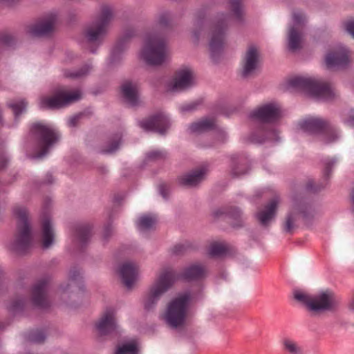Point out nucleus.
Wrapping results in <instances>:
<instances>
[{"label":"nucleus","mask_w":354,"mask_h":354,"mask_svg":"<svg viewBox=\"0 0 354 354\" xmlns=\"http://www.w3.org/2000/svg\"><path fill=\"white\" fill-rule=\"evenodd\" d=\"M228 3L232 14H218L209 27V49L212 57L223 50L227 28L232 20L240 21L242 17L241 0H228Z\"/></svg>","instance_id":"1"},{"label":"nucleus","mask_w":354,"mask_h":354,"mask_svg":"<svg viewBox=\"0 0 354 354\" xmlns=\"http://www.w3.org/2000/svg\"><path fill=\"white\" fill-rule=\"evenodd\" d=\"M281 115V106L277 103L266 104L254 110L250 117L261 123L259 131L261 136L254 138V141L261 143L267 140H277L278 132L272 124L277 122Z\"/></svg>","instance_id":"2"},{"label":"nucleus","mask_w":354,"mask_h":354,"mask_svg":"<svg viewBox=\"0 0 354 354\" xmlns=\"http://www.w3.org/2000/svg\"><path fill=\"white\" fill-rule=\"evenodd\" d=\"M29 137L38 150L34 156L35 158H41L45 156L50 148L59 139V135L55 129L39 122L31 124Z\"/></svg>","instance_id":"3"},{"label":"nucleus","mask_w":354,"mask_h":354,"mask_svg":"<svg viewBox=\"0 0 354 354\" xmlns=\"http://www.w3.org/2000/svg\"><path fill=\"white\" fill-rule=\"evenodd\" d=\"M13 213L17 219V232L12 248L18 254H25L32 241L28 211L26 207L17 205L13 208Z\"/></svg>","instance_id":"4"},{"label":"nucleus","mask_w":354,"mask_h":354,"mask_svg":"<svg viewBox=\"0 0 354 354\" xmlns=\"http://www.w3.org/2000/svg\"><path fill=\"white\" fill-rule=\"evenodd\" d=\"M140 57L151 66H159L167 62L169 51L165 39L156 35H149L140 51Z\"/></svg>","instance_id":"5"},{"label":"nucleus","mask_w":354,"mask_h":354,"mask_svg":"<svg viewBox=\"0 0 354 354\" xmlns=\"http://www.w3.org/2000/svg\"><path fill=\"white\" fill-rule=\"evenodd\" d=\"M113 18L112 8L108 6H102L100 15L83 31L86 42L99 46L107 35L108 28Z\"/></svg>","instance_id":"6"},{"label":"nucleus","mask_w":354,"mask_h":354,"mask_svg":"<svg viewBox=\"0 0 354 354\" xmlns=\"http://www.w3.org/2000/svg\"><path fill=\"white\" fill-rule=\"evenodd\" d=\"M174 283V272L170 268L164 269L149 287L142 299L144 309L153 311L162 295L167 292Z\"/></svg>","instance_id":"7"},{"label":"nucleus","mask_w":354,"mask_h":354,"mask_svg":"<svg viewBox=\"0 0 354 354\" xmlns=\"http://www.w3.org/2000/svg\"><path fill=\"white\" fill-rule=\"evenodd\" d=\"M289 86L296 90L303 91L319 99L330 100L336 96L333 86L326 82L304 77L290 79Z\"/></svg>","instance_id":"8"},{"label":"nucleus","mask_w":354,"mask_h":354,"mask_svg":"<svg viewBox=\"0 0 354 354\" xmlns=\"http://www.w3.org/2000/svg\"><path fill=\"white\" fill-rule=\"evenodd\" d=\"M294 298L304 304L309 310L322 312L331 310L337 305V299L335 294L326 290L311 296L306 292L301 290L294 291Z\"/></svg>","instance_id":"9"},{"label":"nucleus","mask_w":354,"mask_h":354,"mask_svg":"<svg viewBox=\"0 0 354 354\" xmlns=\"http://www.w3.org/2000/svg\"><path fill=\"white\" fill-rule=\"evenodd\" d=\"M299 125L305 132L319 135L320 139L325 143L335 142L339 136L337 129L321 118L306 117L299 122Z\"/></svg>","instance_id":"10"},{"label":"nucleus","mask_w":354,"mask_h":354,"mask_svg":"<svg viewBox=\"0 0 354 354\" xmlns=\"http://www.w3.org/2000/svg\"><path fill=\"white\" fill-rule=\"evenodd\" d=\"M51 96H42L39 99V106L41 109H59L65 107L81 98L78 91L69 92L64 86H57L52 91Z\"/></svg>","instance_id":"11"},{"label":"nucleus","mask_w":354,"mask_h":354,"mask_svg":"<svg viewBox=\"0 0 354 354\" xmlns=\"http://www.w3.org/2000/svg\"><path fill=\"white\" fill-rule=\"evenodd\" d=\"M196 300V294L192 291L178 294V336L181 335L182 328L188 322L192 307Z\"/></svg>","instance_id":"12"},{"label":"nucleus","mask_w":354,"mask_h":354,"mask_svg":"<svg viewBox=\"0 0 354 354\" xmlns=\"http://www.w3.org/2000/svg\"><path fill=\"white\" fill-rule=\"evenodd\" d=\"M306 21L304 14L300 10L292 13V26L288 31V46L291 50H296L301 48L302 41L301 28Z\"/></svg>","instance_id":"13"},{"label":"nucleus","mask_w":354,"mask_h":354,"mask_svg":"<svg viewBox=\"0 0 354 354\" xmlns=\"http://www.w3.org/2000/svg\"><path fill=\"white\" fill-rule=\"evenodd\" d=\"M56 21L57 19L55 15L40 18L29 26L28 32L34 37H49L55 31Z\"/></svg>","instance_id":"14"},{"label":"nucleus","mask_w":354,"mask_h":354,"mask_svg":"<svg viewBox=\"0 0 354 354\" xmlns=\"http://www.w3.org/2000/svg\"><path fill=\"white\" fill-rule=\"evenodd\" d=\"M50 203V199L45 201L41 214V240L42 247L44 249L49 248L53 244L55 239L49 209Z\"/></svg>","instance_id":"15"},{"label":"nucleus","mask_w":354,"mask_h":354,"mask_svg":"<svg viewBox=\"0 0 354 354\" xmlns=\"http://www.w3.org/2000/svg\"><path fill=\"white\" fill-rule=\"evenodd\" d=\"M139 125L147 131H153L160 135L166 133L169 128V121L163 113H157L140 121Z\"/></svg>","instance_id":"16"},{"label":"nucleus","mask_w":354,"mask_h":354,"mask_svg":"<svg viewBox=\"0 0 354 354\" xmlns=\"http://www.w3.org/2000/svg\"><path fill=\"white\" fill-rule=\"evenodd\" d=\"M50 281L49 277H43L37 281L31 290L32 304L39 308L46 309L50 306L47 299V287Z\"/></svg>","instance_id":"17"},{"label":"nucleus","mask_w":354,"mask_h":354,"mask_svg":"<svg viewBox=\"0 0 354 354\" xmlns=\"http://www.w3.org/2000/svg\"><path fill=\"white\" fill-rule=\"evenodd\" d=\"M260 62L259 50L254 46H250L246 50L241 62V75L248 77L252 75L258 68Z\"/></svg>","instance_id":"18"},{"label":"nucleus","mask_w":354,"mask_h":354,"mask_svg":"<svg viewBox=\"0 0 354 354\" xmlns=\"http://www.w3.org/2000/svg\"><path fill=\"white\" fill-rule=\"evenodd\" d=\"M209 273L206 264L201 262L192 263L182 269L178 272V279L187 281H201L204 280Z\"/></svg>","instance_id":"19"},{"label":"nucleus","mask_w":354,"mask_h":354,"mask_svg":"<svg viewBox=\"0 0 354 354\" xmlns=\"http://www.w3.org/2000/svg\"><path fill=\"white\" fill-rule=\"evenodd\" d=\"M98 335L101 337L112 335L118 333L115 313L113 309L109 308L103 313L95 324Z\"/></svg>","instance_id":"20"},{"label":"nucleus","mask_w":354,"mask_h":354,"mask_svg":"<svg viewBox=\"0 0 354 354\" xmlns=\"http://www.w3.org/2000/svg\"><path fill=\"white\" fill-rule=\"evenodd\" d=\"M350 62V52L342 46L330 50L325 57V62L328 68L344 67Z\"/></svg>","instance_id":"21"},{"label":"nucleus","mask_w":354,"mask_h":354,"mask_svg":"<svg viewBox=\"0 0 354 354\" xmlns=\"http://www.w3.org/2000/svg\"><path fill=\"white\" fill-rule=\"evenodd\" d=\"M120 93L124 100L131 106L140 104L139 85L137 82L124 80L120 85Z\"/></svg>","instance_id":"22"},{"label":"nucleus","mask_w":354,"mask_h":354,"mask_svg":"<svg viewBox=\"0 0 354 354\" xmlns=\"http://www.w3.org/2000/svg\"><path fill=\"white\" fill-rule=\"evenodd\" d=\"M134 36L135 30L133 28H128L124 32L112 50L110 57L111 64H115L120 62L122 59V53L127 48L130 39Z\"/></svg>","instance_id":"23"},{"label":"nucleus","mask_w":354,"mask_h":354,"mask_svg":"<svg viewBox=\"0 0 354 354\" xmlns=\"http://www.w3.org/2000/svg\"><path fill=\"white\" fill-rule=\"evenodd\" d=\"M306 209V205L303 203L294 204L284 222L283 229L286 232L291 233L293 231L296 227L295 223L299 216H307Z\"/></svg>","instance_id":"24"},{"label":"nucleus","mask_w":354,"mask_h":354,"mask_svg":"<svg viewBox=\"0 0 354 354\" xmlns=\"http://www.w3.org/2000/svg\"><path fill=\"white\" fill-rule=\"evenodd\" d=\"M138 266L132 262H127L120 267L119 273L122 283L127 288H131L136 280Z\"/></svg>","instance_id":"25"},{"label":"nucleus","mask_w":354,"mask_h":354,"mask_svg":"<svg viewBox=\"0 0 354 354\" xmlns=\"http://www.w3.org/2000/svg\"><path fill=\"white\" fill-rule=\"evenodd\" d=\"M278 203V200L274 198L269 202L263 209L257 213V218L261 225L264 226L268 225L269 222L274 218Z\"/></svg>","instance_id":"26"},{"label":"nucleus","mask_w":354,"mask_h":354,"mask_svg":"<svg viewBox=\"0 0 354 354\" xmlns=\"http://www.w3.org/2000/svg\"><path fill=\"white\" fill-rule=\"evenodd\" d=\"M161 317L167 326L177 328V297L173 298L169 302Z\"/></svg>","instance_id":"27"},{"label":"nucleus","mask_w":354,"mask_h":354,"mask_svg":"<svg viewBox=\"0 0 354 354\" xmlns=\"http://www.w3.org/2000/svg\"><path fill=\"white\" fill-rule=\"evenodd\" d=\"M194 84L193 71L187 66H183L178 70V92L186 90Z\"/></svg>","instance_id":"28"},{"label":"nucleus","mask_w":354,"mask_h":354,"mask_svg":"<svg viewBox=\"0 0 354 354\" xmlns=\"http://www.w3.org/2000/svg\"><path fill=\"white\" fill-rule=\"evenodd\" d=\"M91 229V226L88 224L80 225L76 227V241L82 248L88 243L92 234Z\"/></svg>","instance_id":"29"},{"label":"nucleus","mask_w":354,"mask_h":354,"mask_svg":"<svg viewBox=\"0 0 354 354\" xmlns=\"http://www.w3.org/2000/svg\"><path fill=\"white\" fill-rule=\"evenodd\" d=\"M215 126L214 119L205 118L192 124L190 129L194 133H203L214 129Z\"/></svg>","instance_id":"30"},{"label":"nucleus","mask_w":354,"mask_h":354,"mask_svg":"<svg viewBox=\"0 0 354 354\" xmlns=\"http://www.w3.org/2000/svg\"><path fill=\"white\" fill-rule=\"evenodd\" d=\"M205 174V171L204 169H197L185 176L181 180V183L189 187L196 186L204 179Z\"/></svg>","instance_id":"31"},{"label":"nucleus","mask_w":354,"mask_h":354,"mask_svg":"<svg viewBox=\"0 0 354 354\" xmlns=\"http://www.w3.org/2000/svg\"><path fill=\"white\" fill-rule=\"evenodd\" d=\"M282 349L288 354H303L302 346L295 339L284 337L281 340Z\"/></svg>","instance_id":"32"},{"label":"nucleus","mask_w":354,"mask_h":354,"mask_svg":"<svg viewBox=\"0 0 354 354\" xmlns=\"http://www.w3.org/2000/svg\"><path fill=\"white\" fill-rule=\"evenodd\" d=\"M157 218L153 215L145 214L141 216L137 221V227L141 232L149 231L154 228Z\"/></svg>","instance_id":"33"},{"label":"nucleus","mask_w":354,"mask_h":354,"mask_svg":"<svg viewBox=\"0 0 354 354\" xmlns=\"http://www.w3.org/2000/svg\"><path fill=\"white\" fill-rule=\"evenodd\" d=\"M80 270L77 268H73L69 272V279L71 283L67 284L66 286H61L64 292H66L69 289V286H74L79 288L80 290H84V285L82 281Z\"/></svg>","instance_id":"34"},{"label":"nucleus","mask_w":354,"mask_h":354,"mask_svg":"<svg viewBox=\"0 0 354 354\" xmlns=\"http://www.w3.org/2000/svg\"><path fill=\"white\" fill-rule=\"evenodd\" d=\"M138 348L134 342L117 345L114 354H138Z\"/></svg>","instance_id":"35"},{"label":"nucleus","mask_w":354,"mask_h":354,"mask_svg":"<svg viewBox=\"0 0 354 354\" xmlns=\"http://www.w3.org/2000/svg\"><path fill=\"white\" fill-rule=\"evenodd\" d=\"M167 158V153L162 150H152L146 153L144 162H160L165 160Z\"/></svg>","instance_id":"36"},{"label":"nucleus","mask_w":354,"mask_h":354,"mask_svg":"<svg viewBox=\"0 0 354 354\" xmlns=\"http://www.w3.org/2000/svg\"><path fill=\"white\" fill-rule=\"evenodd\" d=\"M227 245L223 243L214 242L210 244L208 248V253L214 257H218L225 255L227 252Z\"/></svg>","instance_id":"37"},{"label":"nucleus","mask_w":354,"mask_h":354,"mask_svg":"<svg viewBox=\"0 0 354 354\" xmlns=\"http://www.w3.org/2000/svg\"><path fill=\"white\" fill-rule=\"evenodd\" d=\"M27 106L28 102L24 99L8 103V106L12 109L16 119L19 118L23 112L26 111Z\"/></svg>","instance_id":"38"},{"label":"nucleus","mask_w":354,"mask_h":354,"mask_svg":"<svg viewBox=\"0 0 354 354\" xmlns=\"http://www.w3.org/2000/svg\"><path fill=\"white\" fill-rule=\"evenodd\" d=\"M227 214L229 216L238 220L241 218V212L237 207L220 208L214 211V214L216 217H218L223 214Z\"/></svg>","instance_id":"39"},{"label":"nucleus","mask_w":354,"mask_h":354,"mask_svg":"<svg viewBox=\"0 0 354 354\" xmlns=\"http://www.w3.org/2000/svg\"><path fill=\"white\" fill-rule=\"evenodd\" d=\"M46 338L45 332L43 330H35L30 331L27 339L29 342L35 344H42Z\"/></svg>","instance_id":"40"},{"label":"nucleus","mask_w":354,"mask_h":354,"mask_svg":"<svg viewBox=\"0 0 354 354\" xmlns=\"http://www.w3.org/2000/svg\"><path fill=\"white\" fill-rule=\"evenodd\" d=\"M90 70V66L88 65H85L82 66L81 68L75 71H71L69 70H65L64 71V75L65 77L71 78V79H77L82 77L86 75Z\"/></svg>","instance_id":"41"},{"label":"nucleus","mask_w":354,"mask_h":354,"mask_svg":"<svg viewBox=\"0 0 354 354\" xmlns=\"http://www.w3.org/2000/svg\"><path fill=\"white\" fill-rule=\"evenodd\" d=\"M174 20V15L169 11L161 12L158 18V24L163 28H169Z\"/></svg>","instance_id":"42"},{"label":"nucleus","mask_w":354,"mask_h":354,"mask_svg":"<svg viewBox=\"0 0 354 354\" xmlns=\"http://www.w3.org/2000/svg\"><path fill=\"white\" fill-rule=\"evenodd\" d=\"M120 140H121V136L118 135L116 138L111 140L107 144V146L102 148L101 153H112L115 152L119 148Z\"/></svg>","instance_id":"43"},{"label":"nucleus","mask_w":354,"mask_h":354,"mask_svg":"<svg viewBox=\"0 0 354 354\" xmlns=\"http://www.w3.org/2000/svg\"><path fill=\"white\" fill-rule=\"evenodd\" d=\"M207 22L205 19H200L198 20L196 24V28L193 31V37L195 41H198L200 37L203 34Z\"/></svg>","instance_id":"44"},{"label":"nucleus","mask_w":354,"mask_h":354,"mask_svg":"<svg viewBox=\"0 0 354 354\" xmlns=\"http://www.w3.org/2000/svg\"><path fill=\"white\" fill-rule=\"evenodd\" d=\"M25 305V299L19 298L16 299L12 301L9 306V310L13 313L21 311Z\"/></svg>","instance_id":"45"},{"label":"nucleus","mask_w":354,"mask_h":354,"mask_svg":"<svg viewBox=\"0 0 354 354\" xmlns=\"http://www.w3.org/2000/svg\"><path fill=\"white\" fill-rule=\"evenodd\" d=\"M15 44V38L12 35L8 34L0 35V44L12 46Z\"/></svg>","instance_id":"46"},{"label":"nucleus","mask_w":354,"mask_h":354,"mask_svg":"<svg viewBox=\"0 0 354 354\" xmlns=\"http://www.w3.org/2000/svg\"><path fill=\"white\" fill-rule=\"evenodd\" d=\"M337 162L335 158H330L327 159L324 162V176L325 178H328L330 175V172L331 171V167Z\"/></svg>","instance_id":"47"},{"label":"nucleus","mask_w":354,"mask_h":354,"mask_svg":"<svg viewBox=\"0 0 354 354\" xmlns=\"http://www.w3.org/2000/svg\"><path fill=\"white\" fill-rule=\"evenodd\" d=\"M113 227L111 223H109L104 227L103 231V240L105 242H107L109 238L113 235Z\"/></svg>","instance_id":"48"},{"label":"nucleus","mask_w":354,"mask_h":354,"mask_svg":"<svg viewBox=\"0 0 354 354\" xmlns=\"http://www.w3.org/2000/svg\"><path fill=\"white\" fill-rule=\"evenodd\" d=\"M246 173V169H245V167H243L242 165H238L237 166H234V167L232 169V174L234 176H240Z\"/></svg>","instance_id":"49"},{"label":"nucleus","mask_w":354,"mask_h":354,"mask_svg":"<svg viewBox=\"0 0 354 354\" xmlns=\"http://www.w3.org/2000/svg\"><path fill=\"white\" fill-rule=\"evenodd\" d=\"M167 91H176L177 90V76L174 75L171 82L167 84Z\"/></svg>","instance_id":"50"},{"label":"nucleus","mask_w":354,"mask_h":354,"mask_svg":"<svg viewBox=\"0 0 354 354\" xmlns=\"http://www.w3.org/2000/svg\"><path fill=\"white\" fill-rule=\"evenodd\" d=\"M84 113H80L74 116H73L69 120V125L71 127H75L77 125L79 121L82 118Z\"/></svg>","instance_id":"51"},{"label":"nucleus","mask_w":354,"mask_h":354,"mask_svg":"<svg viewBox=\"0 0 354 354\" xmlns=\"http://www.w3.org/2000/svg\"><path fill=\"white\" fill-rule=\"evenodd\" d=\"M159 192L160 195L165 198L167 199L169 196V189L167 185L165 184H160L158 187Z\"/></svg>","instance_id":"52"},{"label":"nucleus","mask_w":354,"mask_h":354,"mask_svg":"<svg viewBox=\"0 0 354 354\" xmlns=\"http://www.w3.org/2000/svg\"><path fill=\"white\" fill-rule=\"evenodd\" d=\"M8 159L3 153H0V171L5 169L8 165Z\"/></svg>","instance_id":"53"},{"label":"nucleus","mask_w":354,"mask_h":354,"mask_svg":"<svg viewBox=\"0 0 354 354\" xmlns=\"http://www.w3.org/2000/svg\"><path fill=\"white\" fill-rule=\"evenodd\" d=\"M196 106V102H191L187 104H183L180 107V111L182 112L192 111L195 109Z\"/></svg>","instance_id":"54"},{"label":"nucleus","mask_w":354,"mask_h":354,"mask_svg":"<svg viewBox=\"0 0 354 354\" xmlns=\"http://www.w3.org/2000/svg\"><path fill=\"white\" fill-rule=\"evenodd\" d=\"M344 123L349 126L354 125V110L350 111L349 115L348 118L344 119Z\"/></svg>","instance_id":"55"},{"label":"nucleus","mask_w":354,"mask_h":354,"mask_svg":"<svg viewBox=\"0 0 354 354\" xmlns=\"http://www.w3.org/2000/svg\"><path fill=\"white\" fill-rule=\"evenodd\" d=\"M346 29L354 37V20L346 23Z\"/></svg>","instance_id":"56"},{"label":"nucleus","mask_w":354,"mask_h":354,"mask_svg":"<svg viewBox=\"0 0 354 354\" xmlns=\"http://www.w3.org/2000/svg\"><path fill=\"white\" fill-rule=\"evenodd\" d=\"M308 188L314 192H317V191H319L321 189L320 187H318V186L315 187V184L313 182L308 183Z\"/></svg>","instance_id":"57"},{"label":"nucleus","mask_w":354,"mask_h":354,"mask_svg":"<svg viewBox=\"0 0 354 354\" xmlns=\"http://www.w3.org/2000/svg\"><path fill=\"white\" fill-rule=\"evenodd\" d=\"M53 183V177L51 174H48L46 177L45 183L51 184Z\"/></svg>","instance_id":"58"},{"label":"nucleus","mask_w":354,"mask_h":354,"mask_svg":"<svg viewBox=\"0 0 354 354\" xmlns=\"http://www.w3.org/2000/svg\"><path fill=\"white\" fill-rule=\"evenodd\" d=\"M98 171L101 174H106L107 172V169L104 166H100V167H98Z\"/></svg>","instance_id":"59"},{"label":"nucleus","mask_w":354,"mask_h":354,"mask_svg":"<svg viewBox=\"0 0 354 354\" xmlns=\"http://www.w3.org/2000/svg\"><path fill=\"white\" fill-rule=\"evenodd\" d=\"M349 308L352 310H354V294H353V298L351 299L350 303H349Z\"/></svg>","instance_id":"60"},{"label":"nucleus","mask_w":354,"mask_h":354,"mask_svg":"<svg viewBox=\"0 0 354 354\" xmlns=\"http://www.w3.org/2000/svg\"><path fill=\"white\" fill-rule=\"evenodd\" d=\"M221 140H223L225 138V133L223 131L219 132Z\"/></svg>","instance_id":"61"},{"label":"nucleus","mask_w":354,"mask_h":354,"mask_svg":"<svg viewBox=\"0 0 354 354\" xmlns=\"http://www.w3.org/2000/svg\"><path fill=\"white\" fill-rule=\"evenodd\" d=\"M4 275V271L2 268L0 266V278H1Z\"/></svg>","instance_id":"62"},{"label":"nucleus","mask_w":354,"mask_h":354,"mask_svg":"<svg viewBox=\"0 0 354 354\" xmlns=\"http://www.w3.org/2000/svg\"><path fill=\"white\" fill-rule=\"evenodd\" d=\"M183 250H184L183 245L178 244V253Z\"/></svg>","instance_id":"63"},{"label":"nucleus","mask_w":354,"mask_h":354,"mask_svg":"<svg viewBox=\"0 0 354 354\" xmlns=\"http://www.w3.org/2000/svg\"><path fill=\"white\" fill-rule=\"evenodd\" d=\"M96 49H97L96 48H92L91 49V53H95L96 52Z\"/></svg>","instance_id":"64"}]
</instances>
